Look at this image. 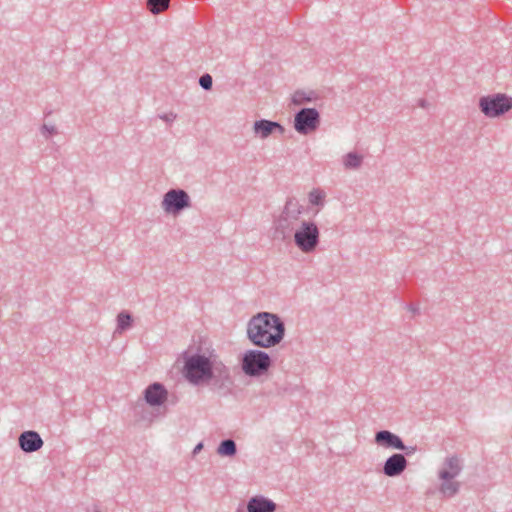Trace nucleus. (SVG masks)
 Segmentation results:
<instances>
[{"label": "nucleus", "instance_id": "1", "mask_svg": "<svg viewBox=\"0 0 512 512\" xmlns=\"http://www.w3.org/2000/svg\"><path fill=\"white\" fill-rule=\"evenodd\" d=\"M301 212L302 207L297 200H287L276 230L281 232L283 238L293 233L296 246L304 253H311L319 244L320 233L314 222L300 220Z\"/></svg>", "mask_w": 512, "mask_h": 512}, {"label": "nucleus", "instance_id": "2", "mask_svg": "<svg viewBox=\"0 0 512 512\" xmlns=\"http://www.w3.org/2000/svg\"><path fill=\"white\" fill-rule=\"evenodd\" d=\"M184 371L187 380L195 385L211 384L221 389L232 382L230 370L223 362L201 354L188 357Z\"/></svg>", "mask_w": 512, "mask_h": 512}, {"label": "nucleus", "instance_id": "3", "mask_svg": "<svg viewBox=\"0 0 512 512\" xmlns=\"http://www.w3.org/2000/svg\"><path fill=\"white\" fill-rule=\"evenodd\" d=\"M285 335V325L279 316L261 312L247 325L248 339L257 347L270 348L279 344Z\"/></svg>", "mask_w": 512, "mask_h": 512}, {"label": "nucleus", "instance_id": "4", "mask_svg": "<svg viewBox=\"0 0 512 512\" xmlns=\"http://www.w3.org/2000/svg\"><path fill=\"white\" fill-rule=\"evenodd\" d=\"M271 366L269 355L260 350H248L241 359L243 372L251 377L265 374Z\"/></svg>", "mask_w": 512, "mask_h": 512}, {"label": "nucleus", "instance_id": "5", "mask_svg": "<svg viewBox=\"0 0 512 512\" xmlns=\"http://www.w3.org/2000/svg\"><path fill=\"white\" fill-rule=\"evenodd\" d=\"M479 107L487 117H498L512 108V98L505 94L482 97Z\"/></svg>", "mask_w": 512, "mask_h": 512}, {"label": "nucleus", "instance_id": "6", "mask_svg": "<svg viewBox=\"0 0 512 512\" xmlns=\"http://www.w3.org/2000/svg\"><path fill=\"white\" fill-rule=\"evenodd\" d=\"M161 205L167 214L178 215L191 207V199L185 190L171 189L165 193Z\"/></svg>", "mask_w": 512, "mask_h": 512}, {"label": "nucleus", "instance_id": "7", "mask_svg": "<svg viewBox=\"0 0 512 512\" xmlns=\"http://www.w3.org/2000/svg\"><path fill=\"white\" fill-rule=\"evenodd\" d=\"M320 125V115L314 108H303L294 119V128L300 134L307 135L318 129Z\"/></svg>", "mask_w": 512, "mask_h": 512}, {"label": "nucleus", "instance_id": "8", "mask_svg": "<svg viewBox=\"0 0 512 512\" xmlns=\"http://www.w3.org/2000/svg\"><path fill=\"white\" fill-rule=\"evenodd\" d=\"M144 395L149 405L160 406L167 400L168 392L164 385L155 382L145 389Z\"/></svg>", "mask_w": 512, "mask_h": 512}, {"label": "nucleus", "instance_id": "9", "mask_svg": "<svg viewBox=\"0 0 512 512\" xmlns=\"http://www.w3.org/2000/svg\"><path fill=\"white\" fill-rule=\"evenodd\" d=\"M20 448L27 453L38 451L43 446L40 435L32 430L25 431L18 438Z\"/></svg>", "mask_w": 512, "mask_h": 512}, {"label": "nucleus", "instance_id": "10", "mask_svg": "<svg viewBox=\"0 0 512 512\" xmlns=\"http://www.w3.org/2000/svg\"><path fill=\"white\" fill-rule=\"evenodd\" d=\"M407 460L404 455L396 453L390 456L384 466L383 473L388 477L399 476L407 467Z\"/></svg>", "mask_w": 512, "mask_h": 512}, {"label": "nucleus", "instance_id": "11", "mask_svg": "<svg viewBox=\"0 0 512 512\" xmlns=\"http://www.w3.org/2000/svg\"><path fill=\"white\" fill-rule=\"evenodd\" d=\"M375 442L385 448H394L402 451L407 450L401 438L388 430L378 431L375 434Z\"/></svg>", "mask_w": 512, "mask_h": 512}, {"label": "nucleus", "instance_id": "12", "mask_svg": "<svg viewBox=\"0 0 512 512\" xmlns=\"http://www.w3.org/2000/svg\"><path fill=\"white\" fill-rule=\"evenodd\" d=\"M461 470L462 464L459 457H447L444 461L443 468L439 471V478L441 480H452L460 474Z\"/></svg>", "mask_w": 512, "mask_h": 512}, {"label": "nucleus", "instance_id": "13", "mask_svg": "<svg viewBox=\"0 0 512 512\" xmlns=\"http://www.w3.org/2000/svg\"><path fill=\"white\" fill-rule=\"evenodd\" d=\"M254 132L261 139L268 138L275 131H278L280 134L284 132V128L278 122L270 121V120H259L254 123Z\"/></svg>", "mask_w": 512, "mask_h": 512}, {"label": "nucleus", "instance_id": "14", "mask_svg": "<svg viewBox=\"0 0 512 512\" xmlns=\"http://www.w3.org/2000/svg\"><path fill=\"white\" fill-rule=\"evenodd\" d=\"M276 504L263 496L252 497L247 504L248 512H275Z\"/></svg>", "mask_w": 512, "mask_h": 512}, {"label": "nucleus", "instance_id": "15", "mask_svg": "<svg viewBox=\"0 0 512 512\" xmlns=\"http://www.w3.org/2000/svg\"><path fill=\"white\" fill-rule=\"evenodd\" d=\"M363 163V156L356 152H349L343 156V165L346 170L358 169Z\"/></svg>", "mask_w": 512, "mask_h": 512}, {"label": "nucleus", "instance_id": "16", "mask_svg": "<svg viewBox=\"0 0 512 512\" xmlns=\"http://www.w3.org/2000/svg\"><path fill=\"white\" fill-rule=\"evenodd\" d=\"M459 488L460 483L458 481H453V479L442 480L439 491L443 494V496L450 498L458 493Z\"/></svg>", "mask_w": 512, "mask_h": 512}, {"label": "nucleus", "instance_id": "17", "mask_svg": "<svg viewBox=\"0 0 512 512\" xmlns=\"http://www.w3.org/2000/svg\"><path fill=\"white\" fill-rule=\"evenodd\" d=\"M170 0H147V9L152 14H160L169 7Z\"/></svg>", "mask_w": 512, "mask_h": 512}, {"label": "nucleus", "instance_id": "18", "mask_svg": "<svg viewBox=\"0 0 512 512\" xmlns=\"http://www.w3.org/2000/svg\"><path fill=\"white\" fill-rule=\"evenodd\" d=\"M217 452L222 456H233L237 452L236 444L232 439L223 440L220 443Z\"/></svg>", "mask_w": 512, "mask_h": 512}, {"label": "nucleus", "instance_id": "19", "mask_svg": "<svg viewBox=\"0 0 512 512\" xmlns=\"http://www.w3.org/2000/svg\"><path fill=\"white\" fill-rule=\"evenodd\" d=\"M132 326V317L126 312L122 311L117 316V330L122 332L129 329Z\"/></svg>", "mask_w": 512, "mask_h": 512}, {"label": "nucleus", "instance_id": "20", "mask_svg": "<svg viewBox=\"0 0 512 512\" xmlns=\"http://www.w3.org/2000/svg\"><path fill=\"white\" fill-rule=\"evenodd\" d=\"M325 192L321 189H314L309 193V202L312 205L323 206L325 201Z\"/></svg>", "mask_w": 512, "mask_h": 512}, {"label": "nucleus", "instance_id": "21", "mask_svg": "<svg viewBox=\"0 0 512 512\" xmlns=\"http://www.w3.org/2000/svg\"><path fill=\"white\" fill-rule=\"evenodd\" d=\"M212 77L209 74H204L199 79V84L205 90H210L212 88Z\"/></svg>", "mask_w": 512, "mask_h": 512}, {"label": "nucleus", "instance_id": "22", "mask_svg": "<svg viewBox=\"0 0 512 512\" xmlns=\"http://www.w3.org/2000/svg\"><path fill=\"white\" fill-rule=\"evenodd\" d=\"M42 131L46 135V137L57 134V129L55 126H48L46 124L42 126Z\"/></svg>", "mask_w": 512, "mask_h": 512}, {"label": "nucleus", "instance_id": "23", "mask_svg": "<svg viewBox=\"0 0 512 512\" xmlns=\"http://www.w3.org/2000/svg\"><path fill=\"white\" fill-rule=\"evenodd\" d=\"M159 117L163 121L170 123V122H173L177 118V115L174 112H169V113H165L163 115H160Z\"/></svg>", "mask_w": 512, "mask_h": 512}, {"label": "nucleus", "instance_id": "24", "mask_svg": "<svg viewBox=\"0 0 512 512\" xmlns=\"http://www.w3.org/2000/svg\"><path fill=\"white\" fill-rule=\"evenodd\" d=\"M305 100L309 101L310 99H304L300 93H295L293 97V102L295 104H302Z\"/></svg>", "mask_w": 512, "mask_h": 512}, {"label": "nucleus", "instance_id": "25", "mask_svg": "<svg viewBox=\"0 0 512 512\" xmlns=\"http://www.w3.org/2000/svg\"><path fill=\"white\" fill-rule=\"evenodd\" d=\"M408 309H409V311H411L413 313V315H417L419 313L418 306H416L414 304H409Z\"/></svg>", "mask_w": 512, "mask_h": 512}, {"label": "nucleus", "instance_id": "26", "mask_svg": "<svg viewBox=\"0 0 512 512\" xmlns=\"http://www.w3.org/2000/svg\"><path fill=\"white\" fill-rule=\"evenodd\" d=\"M202 449V444H198L195 449H194V453H196L197 451L201 450Z\"/></svg>", "mask_w": 512, "mask_h": 512}, {"label": "nucleus", "instance_id": "27", "mask_svg": "<svg viewBox=\"0 0 512 512\" xmlns=\"http://www.w3.org/2000/svg\"><path fill=\"white\" fill-rule=\"evenodd\" d=\"M415 449H416V448H411V449H409V451H408V449H407V450H405V451H406V454H407V455H409L410 453H412L413 451H415Z\"/></svg>", "mask_w": 512, "mask_h": 512}, {"label": "nucleus", "instance_id": "28", "mask_svg": "<svg viewBox=\"0 0 512 512\" xmlns=\"http://www.w3.org/2000/svg\"><path fill=\"white\" fill-rule=\"evenodd\" d=\"M419 105L424 108L425 107V100H420Z\"/></svg>", "mask_w": 512, "mask_h": 512}]
</instances>
